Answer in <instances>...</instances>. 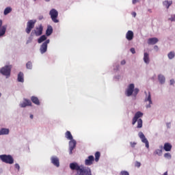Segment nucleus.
<instances>
[{
  "mask_svg": "<svg viewBox=\"0 0 175 175\" xmlns=\"http://www.w3.org/2000/svg\"><path fill=\"white\" fill-rule=\"evenodd\" d=\"M163 6H165L167 9H169V8L171 6V5L173 3V1H165L163 3Z\"/></svg>",
  "mask_w": 175,
  "mask_h": 175,
  "instance_id": "a878e982",
  "label": "nucleus"
},
{
  "mask_svg": "<svg viewBox=\"0 0 175 175\" xmlns=\"http://www.w3.org/2000/svg\"><path fill=\"white\" fill-rule=\"evenodd\" d=\"M130 51H131L132 54H135L136 51H135V48H131L130 49Z\"/></svg>",
  "mask_w": 175,
  "mask_h": 175,
  "instance_id": "ea45409f",
  "label": "nucleus"
},
{
  "mask_svg": "<svg viewBox=\"0 0 175 175\" xmlns=\"http://www.w3.org/2000/svg\"><path fill=\"white\" fill-rule=\"evenodd\" d=\"M145 94H147V92H145Z\"/></svg>",
  "mask_w": 175,
  "mask_h": 175,
  "instance_id": "6e6d98bb",
  "label": "nucleus"
},
{
  "mask_svg": "<svg viewBox=\"0 0 175 175\" xmlns=\"http://www.w3.org/2000/svg\"><path fill=\"white\" fill-rule=\"evenodd\" d=\"M46 39H47V37H46L45 35H43L38 38V43H42V42H44V40H46Z\"/></svg>",
  "mask_w": 175,
  "mask_h": 175,
  "instance_id": "cd10ccee",
  "label": "nucleus"
},
{
  "mask_svg": "<svg viewBox=\"0 0 175 175\" xmlns=\"http://www.w3.org/2000/svg\"><path fill=\"white\" fill-rule=\"evenodd\" d=\"M132 16H133V17H136V12H133V13H132Z\"/></svg>",
  "mask_w": 175,
  "mask_h": 175,
  "instance_id": "a18cd8bd",
  "label": "nucleus"
},
{
  "mask_svg": "<svg viewBox=\"0 0 175 175\" xmlns=\"http://www.w3.org/2000/svg\"><path fill=\"white\" fill-rule=\"evenodd\" d=\"M163 175H167V172H165Z\"/></svg>",
  "mask_w": 175,
  "mask_h": 175,
  "instance_id": "3c124183",
  "label": "nucleus"
},
{
  "mask_svg": "<svg viewBox=\"0 0 175 175\" xmlns=\"http://www.w3.org/2000/svg\"><path fill=\"white\" fill-rule=\"evenodd\" d=\"M131 147H135L136 146V142H131Z\"/></svg>",
  "mask_w": 175,
  "mask_h": 175,
  "instance_id": "a19ab883",
  "label": "nucleus"
},
{
  "mask_svg": "<svg viewBox=\"0 0 175 175\" xmlns=\"http://www.w3.org/2000/svg\"><path fill=\"white\" fill-rule=\"evenodd\" d=\"M31 100L34 105H37V106H39L40 105V101H39V98L36 96H31Z\"/></svg>",
  "mask_w": 175,
  "mask_h": 175,
  "instance_id": "6ab92c4d",
  "label": "nucleus"
},
{
  "mask_svg": "<svg viewBox=\"0 0 175 175\" xmlns=\"http://www.w3.org/2000/svg\"><path fill=\"white\" fill-rule=\"evenodd\" d=\"M125 64H126V62L125 60H122L121 62V65H125Z\"/></svg>",
  "mask_w": 175,
  "mask_h": 175,
  "instance_id": "37998d69",
  "label": "nucleus"
},
{
  "mask_svg": "<svg viewBox=\"0 0 175 175\" xmlns=\"http://www.w3.org/2000/svg\"><path fill=\"white\" fill-rule=\"evenodd\" d=\"M50 43V40H46L40 46V53L41 54H44L47 51V44Z\"/></svg>",
  "mask_w": 175,
  "mask_h": 175,
  "instance_id": "f8f14e48",
  "label": "nucleus"
},
{
  "mask_svg": "<svg viewBox=\"0 0 175 175\" xmlns=\"http://www.w3.org/2000/svg\"><path fill=\"white\" fill-rule=\"evenodd\" d=\"M30 118L32 120V118H33V115H30Z\"/></svg>",
  "mask_w": 175,
  "mask_h": 175,
  "instance_id": "8fccbe9b",
  "label": "nucleus"
},
{
  "mask_svg": "<svg viewBox=\"0 0 175 175\" xmlns=\"http://www.w3.org/2000/svg\"><path fill=\"white\" fill-rule=\"evenodd\" d=\"M142 117H143V113L137 111L133 118L132 125H135L137 122V128H143V120L141 119Z\"/></svg>",
  "mask_w": 175,
  "mask_h": 175,
  "instance_id": "f03ea898",
  "label": "nucleus"
},
{
  "mask_svg": "<svg viewBox=\"0 0 175 175\" xmlns=\"http://www.w3.org/2000/svg\"><path fill=\"white\" fill-rule=\"evenodd\" d=\"M12 12V8L10 7H7L3 12V14L4 16H8V14H9V13H10Z\"/></svg>",
  "mask_w": 175,
  "mask_h": 175,
  "instance_id": "bb28decb",
  "label": "nucleus"
},
{
  "mask_svg": "<svg viewBox=\"0 0 175 175\" xmlns=\"http://www.w3.org/2000/svg\"><path fill=\"white\" fill-rule=\"evenodd\" d=\"M126 38L127 40H132L133 39V31L129 30L126 33Z\"/></svg>",
  "mask_w": 175,
  "mask_h": 175,
  "instance_id": "a211bd4d",
  "label": "nucleus"
},
{
  "mask_svg": "<svg viewBox=\"0 0 175 175\" xmlns=\"http://www.w3.org/2000/svg\"><path fill=\"white\" fill-rule=\"evenodd\" d=\"M158 79H159V81L160 83V84H165V81H166V79L165 78V77L162 75H159L158 76Z\"/></svg>",
  "mask_w": 175,
  "mask_h": 175,
  "instance_id": "5701e85b",
  "label": "nucleus"
},
{
  "mask_svg": "<svg viewBox=\"0 0 175 175\" xmlns=\"http://www.w3.org/2000/svg\"><path fill=\"white\" fill-rule=\"evenodd\" d=\"M168 20L170 21H175V15L174 14L172 15L171 17L168 18Z\"/></svg>",
  "mask_w": 175,
  "mask_h": 175,
  "instance_id": "e433bc0d",
  "label": "nucleus"
},
{
  "mask_svg": "<svg viewBox=\"0 0 175 175\" xmlns=\"http://www.w3.org/2000/svg\"><path fill=\"white\" fill-rule=\"evenodd\" d=\"M11 70L12 67L10 66H5L0 70V72L1 75H3V76H10Z\"/></svg>",
  "mask_w": 175,
  "mask_h": 175,
  "instance_id": "0eeeda50",
  "label": "nucleus"
},
{
  "mask_svg": "<svg viewBox=\"0 0 175 175\" xmlns=\"http://www.w3.org/2000/svg\"><path fill=\"white\" fill-rule=\"evenodd\" d=\"M65 136L68 140H73V136L72 135V133L70 131H66L65 133Z\"/></svg>",
  "mask_w": 175,
  "mask_h": 175,
  "instance_id": "393cba45",
  "label": "nucleus"
},
{
  "mask_svg": "<svg viewBox=\"0 0 175 175\" xmlns=\"http://www.w3.org/2000/svg\"><path fill=\"white\" fill-rule=\"evenodd\" d=\"M139 88H135V89H133V94L134 95H137V94H139Z\"/></svg>",
  "mask_w": 175,
  "mask_h": 175,
  "instance_id": "f704fd0d",
  "label": "nucleus"
},
{
  "mask_svg": "<svg viewBox=\"0 0 175 175\" xmlns=\"http://www.w3.org/2000/svg\"><path fill=\"white\" fill-rule=\"evenodd\" d=\"M154 155H159L161 157L162 155V150L157 149L154 152Z\"/></svg>",
  "mask_w": 175,
  "mask_h": 175,
  "instance_id": "7c9ffc66",
  "label": "nucleus"
},
{
  "mask_svg": "<svg viewBox=\"0 0 175 175\" xmlns=\"http://www.w3.org/2000/svg\"><path fill=\"white\" fill-rule=\"evenodd\" d=\"M76 144H77L76 140L71 139L70 141V142H69V150H70L69 154L70 155H72V154H73V150H75V148H76Z\"/></svg>",
  "mask_w": 175,
  "mask_h": 175,
  "instance_id": "9d476101",
  "label": "nucleus"
},
{
  "mask_svg": "<svg viewBox=\"0 0 175 175\" xmlns=\"http://www.w3.org/2000/svg\"><path fill=\"white\" fill-rule=\"evenodd\" d=\"M46 2H50V0H44Z\"/></svg>",
  "mask_w": 175,
  "mask_h": 175,
  "instance_id": "603ef678",
  "label": "nucleus"
},
{
  "mask_svg": "<svg viewBox=\"0 0 175 175\" xmlns=\"http://www.w3.org/2000/svg\"><path fill=\"white\" fill-rule=\"evenodd\" d=\"M158 42H159V40H158V38H151L148 40V44H152V45L157 44Z\"/></svg>",
  "mask_w": 175,
  "mask_h": 175,
  "instance_id": "2eb2a0df",
  "label": "nucleus"
},
{
  "mask_svg": "<svg viewBox=\"0 0 175 175\" xmlns=\"http://www.w3.org/2000/svg\"><path fill=\"white\" fill-rule=\"evenodd\" d=\"M2 20H0V28H2Z\"/></svg>",
  "mask_w": 175,
  "mask_h": 175,
  "instance_id": "de8ad7c7",
  "label": "nucleus"
},
{
  "mask_svg": "<svg viewBox=\"0 0 175 175\" xmlns=\"http://www.w3.org/2000/svg\"><path fill=\"white\" fill-rule=\"evenodd\" d=\"M148 12H150V13H151V10H148Z\"/></svg>",
  "mask_w": 175,
  "mask_h": 175,
  "instance_id": "5fc2aeb1",
  "label": "nucleus"
},
{
  "mask_svg": "<svg viewBox=\"0 0 175 175\" xmlns=\"http://www.w3.org/2000/svg\"><path fill=\"white\" fill-rule=\"evenodd\" d=\"M95 159L94 161L96 162H99V158H100V152H96L94 154Z\"/></svg>",
  "mask_w": 175,
  "mask_h": 175,
  "instance_id": "c85d7f7f",
  "label": "nucleus"
},
{
  "mask_svg": "<svg viewBox=\"0 0 175 175\" xmlns=\"http://www.w3.org/2000/svg\"><path fill=\"white\" fill-rule=\"evenodd\" d=\"M17 79L19 83H24V73L20 72L18 75Z\"/></svg>",
  "mask_w": 175,
  "mask_h": 175,
  "instance_id": "412c9836",
  "label": "nucleus"
},
{
  "mask_svg": "<svg viewBox=\"0 0 175 175\" xmlns=\"http://www.w3.org/2000/svg\"><path fill=\"white\" fill-rule=\"evenodd\" d=\"M138 136L141 139L142 143L145 144L146 148H150V144L148 143V140L147 139V138H146V136L144 135L143 132H139L138 133Z\"/></svg>",
  "mask_w": 175,
  "mask_h": 175,
  "instance_id": "6e6552de",
  "label": "nucleus"
},
{
  "mask_svg": "<svg viewBox=\"0 0 175 175\" xmlns=\"http://www.w3.org/2000/svg\"><path fill=\"white\" fill-rule=\"evenodd\" d=\"M6 33V26L3 25L0 27V38L1 36H3Z\"/></svg>",
  "mask_w": 175,
  "mask_h": 175,
  "instance_id": "b1692460",
  "label": "nucleus"
},
{
  "mask_svg": "<svg viewBox=\"0 0 175 175\" xmlns=\"http://www.w3.org/2000/svg\"><path fill=\"white\" fill-rule=\"evenodd\" d=\"M70 169L71 170H76L75 175H92L91 168L79 165L77 163H70Z\"/></svg>",
  "mask_w": 175,
  "mask_h": 175,
  "instance_id": "f257e3e1",
  "label": "nucleus"
},
{
  "mask_svg": "<svg viewBox=\"0 0 175 175\" xmlns=\"http://www.w3.org/2000/svg\"><path fill=\"white\" fill-rule=\"evenodd\" d=\"M139 2V0H133V3L135 5V3H137Z\"/></svg>",
  "mask_w": 175,
  "mask_h": 175,
  "instance_id": "c03bdc74",
  "label": "nucleus"
},
{
  "mask_svg": "<svg viewBox=\"0 0 175 175\" xmlns=\"http://www.w3.org/2000/svg\"><path fill=\"white\" fill-rule=\"evenodd\" d=\"M141 165H142V164L140 163V162L137 161V162L135 163V166H136V167H140Z\"/></svg>",
  "mask_w": 175,
  "mask_h": 175,
  "instance_id": "4c0bfd02",
  "label": "nucleus"
},
{
  "mask_svg": "<svg viewBox=\"0 0 175 175\" xmlns=\"http://www.w3.org/2000/svg\"><path fill=\"white\" fill-rule=\"evenodd\" d=\"M0 159L2 162H4V163H8L9 165L14 163V159L10 154H1L0 155Z\"/></svg>",
  "mask_w": 175,
  "mask_h": 175,
  "instance_id": "20e7f679",
  "label": "nucleus"
},
{
  "mask_svg": "<svg viewBox=\"0 0 175 175\" xmlns=\"http://www.w3.org/2000/svg\"><path fill=\"white\" fill-rule=\"evenodd\" d=\"M26 68H27V69H32V62H28L26 64Z\"/></svg>",
  "mask_w": 175,
  "mask_h": 175,
  "instance_id": "473e14b6",
  "label": "nucleus"
},
{
  "mask_svg": "<svg viewBox=\"0 0 175 175\" xmlns=\"http://www.w3.org/2000/svg\"><path fill=\"white\" fill-rule=\"evenodd\" d=\"M154 50H158V46L155 45V46H154Z\"/></svg>",
  "mask_w": 175,
  "mask_h": 175,
  "instance_id": "09e8293b",
  "label": "nucleus"
},
{
  "mask_svg": "<svg viewBox=\"0 0 175 175\" xmlns=\"http://www.w3.org/2000/svg\"><path fill=\"white\" fill-rule=\"evenodd\" d=\"M120 175H129V172H128L127 171H121Z\"/></svg>",
  "mask_w": 175,
  "mask_h": 175,
  "instance_id": "c9c22d12",
  "label": "nucleus"
},
{
  "mask_svg": "<svg viewBox=\"0 0 175 175\" xmlns=\"http://www.w3.org/2000/svg\"><path fill=\"white\" fill-rule=\"evenodd\" d=\"M174 83V79H171L170 81V84L171 85H173V83Z\"/></svg>",
  "mask_w": 175,
  "mask_h": 175,
  "instance_id": "79ce46f5",
  "label": "nucleus"
},
{
  "mask_svg": "<svg viewBox=\"0 0 175 175\" xmlns=\"http://www.w3.org/2000/svg\"><path fill=\"white\" fill-rule=\"evenodd\" d=\"M38 19H39V20H43V16H40L38 17Z\"/></svg>",
  "mask_w": 175,
  "mask_h": 175,
  "instance_id": "49530a36",
  "label": "nucleus"
},
{
  "mask_svg": "<svg viewBox=\"0 0 175 175\" xmlns=\"http://www.w3.org/2000/svg\"><path fill=\"white\" fill-rule=\"evenodd\" d=\"M31 100L25 99V101L20 104L21 107H27V106H31Z\"/></svg>",
  "mask_w": 175,
  "mask_h": 175,
  "instance_id": "f3484780",
  "label": "nucleus"
},
{
  "mask_svg": "<svg viewBox=\"0 0 175 175\" xmlns=\"http://www.w3.org/2000/svg\"><path fill=\"white\" fill-rule=\"evenodd\" d=\"M2 135V132L1 131V130H0V136Z\"/></svg>",
  "mask_w": 175,
  "mask_h": 175,
  "instance_id": "864d4df0",
  "label": "nucleus"
},
{
  "mask_svg": "<svg viewBox=\"0 0 175 175\" xmlns=\"http://www.w3.org/2000/svg\"><path fill=\"white\" fill-rule=\"evenodd\" d=\"M144 62H145V64L147 65L150 64V54H148L147 52L144 53Z\"/></svg>",
  "mask_w": 175,
  "mask_h": 175,
  "instance_id": "dca6fc26",
  "label": "nucleus"
},
{
  "mask_svg": "<svg viewBox=\"0 0 175 175\" xmlns=\"http://www.w3.org/2000/svg\"><path fill=\"white\" fill-rule=\"evenodd\" d=\"M35 24H36V20H29L27 23L25 32L28 34L31 33V31L35 28Z\"/></svg>",
  "mask_w": 175,
  "mask_h": 175,
  "instance_id": "423d86ee",
  "label": "nucleus"
},
{
  "mask_svg": "<svg viewBox=\"0 0 175 175\" xmlns=\"http://www.w3.org/2000/svg\"><path fill=\"white\" fill-rule=\"evenodd\" d=\"M167 55L170 59H173V58H174L175 54L174 52H170Z\"/></svg>",
  "mask_w": 175,
  "mask_h": 175,
  "instance_id": "2f4dec72",
  "label": "nucleus"
},
{
  "mask_svg": "<svg viewBox=\"0 0 175 175\" xmlns=\"http://www.w3.org/2000/svg\"><path fill=\"white\" fill-rule=\"evenodd\" d=\"M164 157L167 159H172V154L169 152H167L164 154Z\"/></svg>",
  "mask_w": 175,
  "mask_h": 175,
  "instance_id": "72a5a7b5",
  "label": "nucleus"
},
{
  "mask_svg": "<svg viewBox=\"0 0 175 175\" xmlns=\"http://www.w3.org/2000/svg\"><path fill=\"white\" fill-rule=\"evenodd\" d=\"M172 144H170V143H165L164 144L163 149L165 150V151L169 152L172 151Z\"/></svg>",
  "mask_w": 175,
  "mask_h": 175,
  "instance_id": "aec40b11",
  "label": "nucleus"
},
{
  "mask_svg": "<svg viewBox=\"0 0 175 175\" xmlns=\"http://www.w3.org/2000/svg\"><path fill=\"white\" fill-rule=\"evenodd\" d=\"M51 163L54 166H56V167H59V159L57 157H52L51 158Z\"/></svg>",
  "mask_w": 175,
  "mask_h": 175,
  "instance_id": "ddd939ff",
  "label": "nucleus"
},
{
  "mask_svg": "<svg viewBox=\"0 0 175 175\" xmlns=\"http://www.w3.org/2000/svg\"><path fill=\"white\" fill-rule=\"evenodd\" d=\"M1 135H9V129H1Z\"/></svg>",
  "mask_w": 175,
  "mask_h": 175,
  "instance_id": "c756f323",
  "label": "nucleus"
},
{
  "mask_svg": "<svg viewBox=\"0 0 175 175\" xmlns=\"http://www.w3.org/2000/svg\"><path fill=\"white\" fill-rule=\"evenodd\" d=\"M145 102H149V104L146 105V109H150L151 105H152V100H151V93L148 92L147 98H145Z\"/></svg>",
  "mask_w": 175,
  "mask_h": 175,
  "instance_id": "4468645a",
  "label": "nucleus"
},
{
  "mask_svg": "<svg viewBox=\"0 0 175 175\" xmlns=\"http://www.w3.org/2000/svg\"><path fill=\"white\" fill-rule=\"evenodd\" d=\"M51 33H53V27L51 25H49L46 31V36H50Z\"/></svg>",
  "mask_w": 175,
  "mask_h": 175,
  "instance_id": "4be33fe9",
  "label": "nucleus"
},
{
  "mask_svg": "<svg viewBox=\"0 0 175 175\" xmlns=\"http://www.w3.org/2000/svg\"><path fill=\"white\" fill-rule=\"evenodd\" d=\"M43 33V26L42 25H40L38 27H36L35 29H33L30 35V37L29 38V40L27 41V43H31L32 42V36H40Z\"/></svg>",
  "mask_w": 175,
  "mask_h": 175,
  "instance_id": "7ed1b4c3",
  "label": "nucleus"
},
{
  "mask_svg": "<svg viewBox=\"0 0 175 175\" xmlns=\"http://www.w3.org/2000/svg\"><path fill=\"white\" fill-rule=\"evenodd\" d=\"M133 90H135V84L131 83L126 91V96H132V94H133Z\"/></svg>",
  "mask_w": 175,
  "mask_h": 175,
  "instance_id": "1a4fd4ad",
  "label": "nucleus"
},
{
  "mask_svg": "<svg viewBox=\"0 0 175 175\" xmlns=\"http://www.w3.org/2000/svg\"><path fill=\"white\" fill-rule=\"evenodd\" d=\"M94 161H95V157H94L93 155L88 157V158L85 160V166H91V165H93Z\"/></svg>",
  "mask_w": 175,
  "mask_h": 175,
  "instance_id": "9b49d317",
  "label": "nucleus"
},
{
  "mask_svg": "<svg viewBox=\"0 0 175 175\" xmlns=\"http://www.w3.org/2000/svg\"><path fill=\"white\" fill-rule=\"evenodd\" d=\"M49 15L51 16V18L53 23H59V20H58V11L55 9H52L49 12Z\"/></svg>",
  "mask_w": 175,
  "mask_h": 175,
  "instance_id": "39448f33",
  "label": "nucleus"
},
{
  "mask_svg": "<svg viewBox=\"0 0 175 175\" xmlns=\"http://www.w3.org/2000/svg\"><path fill=\"white\" fill-rule=\"evenodd\" d=\"M15 169H17V170H20V165H18V163L15 164Z\"/></svg>",
  "mask_w": 175,
  "mask_h": 175,
  "instance_id": "58836bf2",
  "label": "nucleus"
}]
</instances>
